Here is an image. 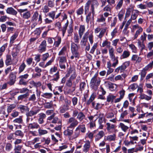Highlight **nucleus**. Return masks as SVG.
<instances>
[{
    "label": "nucleus",
    "mask_w": 153,
    "mask_h": 153,
    "mask_svg": "<svg viewBox=\"0 0 153 153\" xmlns=\"http://www.w3.org/2000/svg\"><path fill=\"white\" fill-rule=\"evenodd\" d=\"M123 2V0H119L117 3V4L115 7L116 10L120 9L122 7Z\"/></svg>",
    "instance_id": "obj_39"
},
{
    "label": "nucleus",
    "mask_w": 153,
    "mask_h": 153,
    "mask_svg": "<svg viewBox=\"0 0 153 153\" xmlns=\"http://www.w3.org/2000/svg\"><path fill=\"white\" fill-rule=\"evenodd\" d=\"M53 39L55 40V42L53 44V46L55 47H58L61 42V37L57 36L55 38H53Z\"/></svg>",
    "instance_id": "obj_15"
},
{
    "label": "nucleus",
    "mask_w": 153,
    "mask_h": 153,
    "mask_svg": "<svg viewBox=\"0 0 153 153\" xmlns=\"http://www.w3.org/2000/svg\"><path fill=\"white\" fill-rule=\"evenodd\" d=\"M65 130L63 132V134L65 136L70 137L73 134V130H70V128H68Z\"/></svg>",
    "instance_id": "obj_22"
},
{
    "label": "nucleus",
    "mask_w": 153,
    "mask_h": 153,
    "mask_svg": "<svg viewBox=\"0 0 153 153\" xmlns=\"http://www.w3.org/2000/svg\"><path fill=\"white\" fill-rule=\"evenodd\" d=\"M118 57L116 56L111 59L112 61L115 62L112 64V66L113 67H115L118 64Z\"/></svg>",
    "instance_id": "obj_47"
},
{
    "label": "nucleus",
    "mask_w": 153,
    "mask_h": 153,
    "mask_svg": "<svg viewBox=\"0 0 153 153\" xmlns=\"http://www.w3.org/2000/svg\"><path fill=\"white\" fill-rule=\"evenodd\" d=\"M67 124L69 125V126H68V128L73 129L78 125V122L74 118L71 117L68 119Z\"/></svg>",
    "instance_id": "obj_4"
},
{
    "label": "nucleus",
    "mask_w": 153,
    "mask_h": 153,
    "mask_svg": "<svg viewBox=\"0 0 153 153\" xmlns=\"http://www.w3.org/2000/svg\"><path fill=\"white\" fill-rule=\"evenodd\" d=\"M85 116L83 113L81 112L78 114L77 117V118L80 121H81L85 118Z\"/></svg>",
    "instance_id": "obj_46"
},
{
    "label": "nucleus",
    "mask_w": 153,
    "mask_h": 153,
    "mask_svg": "<svg viewBox=\"0 0 153 153\" xmlns=\"http://www.w3.org/2000/svg\"><path fill=\"white\" fill-rule=\"evenodd\" d=\"M18 11L20 13L22 17L24 19H28L31 17L30 12L28 11L27 9H19Z\"/></svg>",
    "instance_id": "obj_3"
},
{
    "label": "nucleus",
    "mask_w": 153,
    "mask_h": 153,
    "mask_svg": "<svg viewBox=\"0 0 153 153\" xmlns=\"http://www.w3.org/2000/svg\"><path fill=\"white\" fill-rule=\"evenodd\" d=\"M91 146V142L88 140H87L83 146V151L85 153L88 152Z\"/></svg>",
    "instance_id": "obj_9"
},
{
    "label": "nucleus",
    "mask_w": 153,
    "mask_h": 153,
    "mask_svg": "<svg viewBox=\"0 0 153 153\" xmlns=\"http://www.w3.org/2000/svg\"><path fill=\"white\" fill-rule=\"evenodd\" d=\"M91 1L88 0L85 4L84 12L85 14H86L89 11V7L91 4Z\"/></svg>",
    "instance_id": "obj_18"
},
{
    "label": "nucleus",
    "mask_w": 153,
    "mask_h": 153,
    "mask_svg": "<svg viewBox=\"0 0 153 153\" xmlns=\"http://www.w3.org/2000/svg\"><path fill=\"white\" fill-rule=\"evenodd\" d=\"M87 39L85 38H82L80 42V45L81 46H85L86 45Z\"/></svg>",
    "instance_id": "obj_56"
},
{
    "label": "nucleus",
    "mask_w": 153,
    "mask_h": 153,
    "mask_svg": "<svg viewBox=\"0 0 153 153\" xmlns=\"http://www.w3.org/2000/svg\"><path fill=\"white\" fill-rule=\"evenodd\" d=\"M28 99L29 101L34 102L36 99L35 94H33L31 95L30 96Z\"/></svg>",
    "instance_id": "obj_45"
},
{
    "label": "nucleus",
    "mask_w": 153,
    "mask_h": 153,
    "mask_svg": "<svg viewBox=\"0 0 153 153\" xmlns=\"http://www.w3.org/2000/svg\"><path fill=\"white\" fill-rule=\"evenodd\" d=\"M56 14L55 11H52L48 13L47 16L51 18L52 20H54Z\"/></svg>",
    "instance_id": "obj_42"
},
{
    "label": "nucleus",
    "mask_w": 153,
    "mask_h": 153,
    "mask_svg": "<svg viewBox=\"0 0 153 153\" xmlns=\"http://www.w3.org/2000/svg\"><path fill=\"white\" fill-rule=\"evenodd\" d=\"M115 96L112 95H109L107 96V101L108 102H110V101L113 102V100L114 99L116 98Z\"/></svg>",
    "instance_id": "obj_53"
},
{
    "label": "nucleus",
    "mask_w": 153,
    "mask_h": 153,
    "mask_svg": "<svg viewBox=\"0 0 153 153\" xmlns=\"http://www.w3.org/2000/svg\"><path fill=\"white\" fill-rule=\"evenodd\" d=\"M107 126V129L108 131L110 133H111L112 131V130L114 129L115 128V125L114 124L111 125V124L109 123H106Z\"/></svg>",
    "instance_id": "obj_20"
},
{
    "label": "nucleus",
    "mask_w": 153,
    "mask_h": 153,
    "mask_svg": "<svg viewBox=\"0 0 153 153\" xmlns=\"http://www.w3.org/2000/svg\"><path fill=\"white\" fill-rule=\"evenodd\" d=\"M20 108L22 112L28 111L29 110V108L27 106H22Z\"/></svg>",
    "instance_id": "obj_58"
},
{
    "label": "nucleus",
    "mask_w": 153,
    "mask_h": 153,
    "mask_svg": "<svg viewBox=\"0 0 153 153\" xmlns=\"http://www.w3.org/2000/svg\"><path fill=\"white\" fill-rule=\"evenodd\" d=\"M105 83L106 84V85L111 90L114 89V85H116L115 84H114L109 82H105Z\"/></svg>",
    "instance_id": "obj_38"
},
{
    "label": "nucleus",
    "mask_w": 153,
    "mask_h": 153,
    "mask_svg": "<svg viewBox=\"0 0 153 153\" xmlns=\"http://www.w3.org/2000/svg\"><path fill=\"white\" fill-rule=\"evenodd\" d=\"M49 57V54L48 53H47L42 55V59L43 61H45L47 60Z\"/></svg>",
    "instance_id": "obj_54"
},
{
    "label": "nucleus",
    "mask_w": 153,
    "mask_h": 153,
    "mask_svg": "<svg viewBox=\"0 0 153 153\" xmlns=\"http://www.w3.org/2000/svg\"><path fill=\"white\" fill-rule=\"evenodd\" d=\"M147 70H145L144 69H143L142 71L140 73L141 75V79H143L145 76Z\"/></svg>",
    "instance_id": "obj_62"
},
{
    "label": "nucleus",
    "mask_w": 153,
    "mask_h": 153,
    "mask_svg": "<svg viewBox=\"0 0 153 153\" xmlns=\"http://www.w3.org/2000/svg\"><path fill=\"white\" fill-rule=\"evenodd\" d=\"M97 43H94L90 51V53L92 54H93L94 52V51L97 48Z\"/></svg>",
    "instance_id": "obj_64"
},
{
    "label": "nucleus",
    "mask_w": 153,
    "mask_h": 153,
    "mask_svg": "<svg viewBox=\"0 0 153 153\" xmlns=\"http://www.w3.org/2000/svg\"><path fill=\"white\" fill-rule=\"evenodd\" d=\"M67 63V58L66 56H61L59 57V65L61 69H65L66 67L65 63Z\"/></svg>",
    "instance_id": "obj_7"
},
{
    "label": "nucleus",
    "mask_w": 153,
    "mask_h": 153,
    "mask_svg": "<svg viewBox=\"0 0 153 153\" xmlns=\"http://www.w3.org/2000/svg\"><path fill=\"white\" fill-rule=\"evenodd\" d=\"M96 96V93H93L91 95L90 99L87 102V104L88 105H89L90 104V103L93 101L94 100L95 97Z\"/></svg>",
    "instance_id": "obj_35"
},
{
    "label": "nucleus",
    "mask_w": 153,
    "mask_h": 153,
    "mask_svg": "<svg viewBox=\"0 0 153 153\" xmlns=\"http://www.w3.org/2000/svg\"><path fill=\"white\" fill-rule=\"evenodd\" d=\"M94 133L92 132H88L86 135L85 137L88 138L91 140L94 137Z\"/></svg>",
    "instance_id": "obj_50"
},
{
    "label": "nucleus",
    "mask_w": 153,
    "mask_h": 153,
    "mask_svg": "<svg viewBox=\"0 0 153 153\" xmlns=\"http://www.w3.org/2000/svg\"><path fill=\"white\" fill-rule=\"evenodd\" d=\"M14 134L16 135L19 136L21 137H23L24 136L23 132L20 130L16 131L15 132Z\"/></svg>",
    "instance_id": "obj_55"
},
{
    "label": "nucleus",
    "mask_w": 153,
    "mask_h": 153,
    "mask_svg": "<svg viewBox=\"0 0 153 153\" xmlns=\"http://www.w3.org/2000/svg\"><path fill=\"white\" fill-rule=\"evenodd\" d=\"M7 13L16 16L17 13V12L12 7H8L6 10Z\"/></svg>",
    "instance_id": "obj_11"
},
{
    "label": "nucleus",
    "mask_w": 153,
    "mask_h": 153,
    "mask_svg": "<svg viewBox=\"0 0 153 153\" xmlns=\"http://www.w3.org/2000/svg\"><path fill=\"white\" fill-rule=\"evenodd\" d=\"M117 18L116 17H114L111 19V17L108 18V21H111V27L115 26L117 22Z\"/></svg>",
    "instance_id": "obj_24"
},
{
    "label": "nucleus",
    "mask_w": 153,
    "mask_h": 153,
    "mask_svg": "<svg viewBox=\"0 0 153 153\" xmlns=\"http://www.w3.org/2000/svg\"><path fill=\"white\" fill-rule=\"evenodd\" d=\"M18 35V33L17 32H16L14 34L10 37V44H13L15 40L16 39Z\"/></svg>",
    "instance_id": "obj_23"
},
{
    "label": "nucleus",
    "mask_w": 153,
    "mask_h": 153,
    "mask_svg": "<svg viewBox=\"0 0 153 153\" xmlns=\"http://www.w3.org/2000/svg\"><path fill=\"white\" fill-rule=\"evenodd\" d=\"M39 116L38 119V122L39 124H42L44 122V119L46 117V115L44 113H41L39 114Z\"/></svg>",
    "instance_id": "obj_16"
},
{
    "label": "nucleus",
    "mask_w": 153,
    "mask_h": 153,
    "mask_svg": "<svg viewBox=\"0 0 153 153\" xmlns=\"http://www.w3.org/2000/svg\"><path fill=\"white\" fill-rule=\"evenodd\" d=\"M22 147V145H18L15 146L14 149L15 153H18L21 152L20 151H21Z\"/></svg>",
    "instance_id": "obj_34"
},
{
    "label": "nucleus",
    "mask_w": 153,
    "mask_h": 153,
    "mask_svg": "<svg viewBox=\"0 0 153 153\" xmlns=\"http://www.w3.org/2000/svg\"><path fill=\"white\" fill-rule=\"evenodd\" d=\"M94 15L92 14L91 12H90L87 14L86 17V21L88 23L90 21H93L94 19Z\"/></svg>",
    "instance_id": "obj_12"
},
{
    "label": "nucleus",
    "mask_w": 153,
    "mask_h": 153,
    "mask_svg": "<svg viewBox=\"0 0 153 153\" xmlns=\"http://www.w3.org/2000/svg\"><path fill=\"white\" fill-rule=\"evenodd\" d=\"M18 61L17 59H12L11 56L10 55L7 54L6 56V58L5 60V64L7 66L13 65H16Z\"/></svg>",
    "instance_id": "obj_5"
},
{
    "label": "nucleus",
    "mask_w": 153,
    "mask_h": 153,
    "mask_svg": "<svg viewBox=\"0 0 153 153\" xmlns=\"http://www.w3.org/2000/svg\"><path fill=\"white\" fill-rule=\"evenodd\" d=\"M85 30V27L84 25H81L79 30V34L80 38L82 37V36Z\"/></svg>",
    "instance_id": "obj_19"
},
{
    "label": "nucleus",
    "mask_w": 153,
    "mask_h": 153,
    "mask_svg": "<svg viewBox=\"0 0 153 153\" xmlns=\"http://www.w3.org/2000/svg\"><path fill=\"white\" fill-rule=\"evenodd\" d=\"M57 67L54 66L51 68L50 70V73L53 74L54 73L56 72L57 71Z\"/></svg>",
    "instance_id": "obj_61"
},
{
    "label": "nucleus",
    "mask_w": 153,
    "mask_h": 153,
    "mask_svg": "<svg viewBox=\"0 0 153 153\" xmlns=\"http://www.w3.org/2000/svg\"><path fill=\"white\" fill-rule=\"evenodd\" d=\"M52 95L53 94L52 93H46L42 95V96L47 98L49 99L52 97Z\"/></svg>",
    "instance_id": "obj_49"
},
{
    "label": "nucleus",
    "mask_w": 153,
    "mask_h": 153,
    "mask_svg": "<svg viewBox=\"0 0 153 153\" xmlns=\"http://www.w3.org/2000/svg\"><path fill=\"white\" fill-rule=\"evenodd\" d=\"M42 10L44 13H46L49 12L50 9L48 6L46 5L44 6L42 9Z\"/></svg>",
    "instance_id": "obj_60"
},
{
    "label": "nucleus",
    "mask_w": 153,
    "mask_h": 153,
    "mask_svg": "<svg viewBox=\"0 0 153 153\" xmlns=\"http://www.w3.org/2000/svg\"><path fill=\"white\" fill-rule=\"evenodd\" d=\"M105 19L103 15H100L97 18V22H103L105 21Z\"/></svg>",
    "instance_id": "obj_48"
},
{
    "label": "nucleus",
    "mask_w": 153,
    "mask_h": 153,
    "mask_svg": "<svg viewBox=\"0 0 153 153\" xmlns=\"http://www.w3.org/2000/svg\"><path fill=\"white\" fill-rule=\"evenodd\" d=\"M67 48L65 46H64L59 52L58 53L59 56H62L65 55V52L66 51Z\"/></svg>",
    "instance_id": "obj_40"
},
{
    "label": "nucleus",
    "mask_w": 153,
    "mask_h": 153,
    "mask_svg": "<svg viewBox=\"0 0 153 153\" xmlns=\"http://www.w3.org/2000/svg\"><path fill=\"white\" fill-rule=\"evenodd\" d=\"M105 135L104 132L102 130L99 131L95 136V140L98 141L101 139Z\"/></svg>",
    "instance_id": "obj_10"
},
{
    "label": "nucleus",
    "mask_w": 153,
    "mask_h": 153,
    "mask_svg": "<svg viewBox=\"0 0 153 153\" xmlns=\"http://www.w3.org/2000/svg\"><path fill=\"white\" fill-rule=\"evenodd\" d=\"M128 114V111L127 110H125L124 112L121 113L120 115V119L121 120H123L124 117Z\"/></svg>",
    "instance_id": "obj_63"
},
{
    "label": "nucleus",
    "mask_w": 153,
    "mask_h": 153,
    "mask_svg": "<svg viewBox=\"0 0 153 153\" xmlns=\"http://www.w3.org/2000/svg\"><path fill=\"white\" fill-rule=\"evenodd\" d=\"M130 62L129 61H126L123 63L121 66V72H123L129 65Z\"/></svg>",
    "instance_id": "obj_26"
},
{
    "label": "nucleus",
    "mask_w": 153,
    "mask_h": 153,
    "mask_svg": "<svg viewBox=\"0 0 153 153\" xmlns=\"http://www.w3.org/2000/svg\"><path fill=\"white\" fill-rule=\"evenodd\" d=\"M16 74L11 72L9 75V81L7 82V83L10 85H13L16 81Z\"/></svg>",
    "instance_id": "obj_6"
},
{
    "label": "nucleus",
    "mask_w": 153,
    "mask_h": 153,
    "mask_svg": "<svg viewBox=\"0 0 153 153\" xmlns=\"http://www.w3.org/2000/svg\"><path fill=\"white\" fill-rule=\"evenodd\" d=\"M125 13V11L124 10H121L118 13V19L120 21H121L123 19Z\"/></svg>",
    "instance_id": "obj_28"
},
{
    "label": "nucleus",
    "mask_w": 153,
    "mask_h": 153,
    "mask_svg": "<svg viewBox=\"0 0 153 153\" xmlns=\"http://www.w3.org/2000/svg\"><path fill=\"white\" fill-rule=\"evenodd\" d=\"M29 96L28 92H27L25 94L19 95L18 97V100H22L25 98H27Z\"/></svg>",
    "instance_id": "obj_37"
},
{
    "label": "nucleus",
    "mask_w": 153,
    "mask_h": 153,
    "mask_svg": "<svg viewBox=\"0 0 153 153\" xmlns=\"http://www.w3.org/2000/svg\"><path fill=\"white\" fill-rule=\"evenodd\" d=\"M110 42L105 40L103 42L101 46L102 47H104L105 46L107 47H110Z\"/></svg>",
    "instance_id": "obj_44"
},
{
    "label": "nucleus",
    "mask_w": 153,
    "mask_h": 153,
    "mask_svg": "<svg viewBox=\"0 0 153 153\" xmlns=\"http://www.w3.org/2000/svg\"><path fill=\"white\" fill-rule=\"evenodd\" d=\"M116 138V135L115 134H114L112 135H110L107 136L106 138V140L109 141H114Z\"/></svg>",
    "instance_id": "obj_25"
},
{
    "label": "nucleus",
    "mask_w": 153,
    "mask_h": 153,
    "mask_svg": "<svg viewBox=\"0 0 153 153\" xmlns=\"http://www.w3.org/2000/svg\"><path fill=\"white\" fill-rule=\"evenodd\" d=\"M80 131L77 128H76L74 131V134L72 137V139H74L77 137L80 134Z\"/></svg>",
    "instance_id": "obj_29"
},
{
    "label": "nucleus",
    "mask_w": 153,
    "mask_h": 153,
    "mask_svg": "<svg viewBox=\"0 0 153 153\" xmlns=\"http://www.w3.org/2000/svg\"><path fill=\"white\" fill-rule=\"evenodd\" d=\"M53 78L52 79L53 81H57L59 78V71H57L56 74L53 76Z\"/></svg>",
    "instance_id": "obj_33"
},
{
    "label": "nucleus",
    "mask_w": 153,
    "mask_h": 153,
    "mask_svg": "<svg viewBox=\"0 0 153 153\" xmlns=\"http://www.w3.org/2000/svg\"><path fill=\"white\" fill-rule=\"evenodd\" d=\"M143 29L140 30H137L134 35V39H136L138 36L140 34V33L143 31Z\"/></svg>",
    "instance_id": "obj_57"
},
{
    "label": "nucleus",
    "mask_w": 153,
    "mask_h": 153,
    "mask_svg": "<svg viewBox=\"0 0 153 153\" xmlns=\"http://www.w3.org/2000/svg\"><path fill=\"white\" fill-rule=\"evenodd\" d=\"M130 55V52L128 50H125L123 51L122 54L120 56V59L127 58L129 57Z\"/></svg>",
    "instance_id": "obj_13"
},
{
    "label": "nucleus",
    "mask_w": 153,
    "mask_h": 153,
    "mask_svg": "<svg viewBox=\"0 0 153 153\" xmlns=\"http://www.w3.org/2000/svg\"><path fill=\"white\" fill-rule=\"evenodd\" d=\"M77 128L82 133H85L86 131V128L84 125H79L77 127Z\"/></svg>",
    "instance_id": "obj_32"
},
{
    "label": "nucleus",
    "mask_w": 153,
    "mask_h": 153,
    "mask_svg": "<svg viewBox=\"0 0 153 153\" xmlns=\"http://www.w3.org/2000/svg\"><path fill=\"white\" fill-rule=\"evenodd\" d=\"M119 127L124 132H126L129 128L128 126L121 123H120Z\"/></svg>",
    "instance_id": "obj_27"
},
{
    "label": "nucleus",
    "mask_w": 153,
    "mask_h": 153,
    "mask_svg": "<svg viewBox=\"0 0 153 153\" xmlns=\"http://www.w3.org/2000/svg\"><path fill=\"white\" fill-rule=\"evenodd\" d=\"M39 16V13L37 11H36L35 12L32 17H31V22H36V21L37 18Z\"/></svg>",
    "instance_id": "obj_30"
},
{
    "label": "nucleus",
    "mask_w": 153,
    "mask_h": 153,
    "mask_svg": "<svg viewBox=\"0 0 153 153\" xmlns=\"http://www.w3.org/2000/svg\"><path fill=\"white\" fill-rule=\"evenodd\" d=\"M38 132L39 136L46 134L48 132L47 130L42 129L40 127L38 130Z\"/></svg>",
    "instance_id": "obj_36"
},
{
    "label": "nucleus",
    "mask_w": 153,
    "mask_h": 153,
    "mask_svg": "<svg viewBox=\"0 0 153 153\" xmlns=\"http://www.w3.org/2000/svg\"><path fill=\"white\" fill-rule=\"evenodd\" d=\"M140 12L137 10H133L132 11L131 19L133 20H135L139 15Z\"/></svg>",
    "instance_id": "obj_14"
},
{
    "label": "nucleus",
    "mask_w": 153,
    "mask_h": 153,
    "mask_svg": "<svg viewBox=\"0 0 153 153\" xmlns=\"http://www.w3.org/2000/svg\"><path fill=\"white\" fill-rule=\"evenodd\" d=\"M84 12V10L83 6H82L79 8L76 11V13L78 16L82 15Z\"/></svg>",
    "instance_id": "obj_31"
},
{
    "label": "nucleus",
    "mask_w": 153,
    "mask_h": 153,
    "mask_svg": "<svg viewBox=\"0 0 153 153\" xmlns=\"http://www.w3.org/2000/svg\"><path fill=\"white\" fill-rule=\"evenodd\" d=\"M79 48V45H77L74 42L71 43V50L72 54V55L71 56V59H73L74 57H79V53L78 50Z\"/></svg>",
    "instance_id": "obj_2"
},
{
    "label": "nucleus",
    "mask_w": 153,
    "mask_h": 153,
    "mask_svg": "<svg viewBox=\"0 0 153 153\" xmlns=\"http://www.w3.org/2000/svg\"><path fill=\"white\" fill-rule=\"evenodd\" d=\"M138 87V85L137 83H133L131 85L128 87V89L132 91L134 90Z\"/></svg>",
    "instance_id": "obj_43"
},
{
    "label": "nucleus",
    "mask_w": 153,
    "mask_h": 153,
    "mask_svg": "<svg viewBox=\"0 0 153 153\" xmlns=\"http://www.w3.org/2000/svg\"><path fill=\"white\" fill-rule=\"evenodd\" d=\"M101 80L98 77V72L96 73L91 79L90 85L91 88L94 90H97L100 85Z\"/></svg>",
    "instance_id": "obj_1"
},
{
    "label": "nucleus",
    "mask_w": 153,
    "mask_h": 153,
    "mask_svg": "<svg viewBox=\"0 0 153 153\" xmlns=\"http://www.w3.org/2000/svg\"><path fill=\"white\" fill-rule=\"evenodd\" d=\"M40 127L39 125L37 123H33L28 124V128L29 129H37Z\"/></svg>",
    "instance_id": "obj_17"
},
{
    "label": "nucleus",
    "mask_w": 153,
    "mask_h": 153,
    "mask_svg": "<svg viewBox=\"0 0 153 153\" xmlns=\"http://www.w3.org/2000/svg\"><path fill=\"white\" fill-rule=\"evenodd\" d=\"M47 45L46 42L45 40H43L40 45L38 49V52L40 53L45 51L46 50V47Z\"/></svg>",
    "instance_id": "obj_8"
},
{
    "label": "nucleus",
    "mask_w": 153,
    "mask_h": 153,
    "mask_svg": "<svg viewBox=\"0 0 153 153\" xmlns=\"http://www.w3.org/2000/svg\"><path fill=\"white\" fill-rule=\"evenodd\" d=\"M26 66V65H25V63L24 62H23L21 64V65H20V66L19 68V73H20L21 72H22L24 70Z\"/></svg>",
    "instance_id": "obj_41"
},
{
    "label": "nucleus",
    "mask_w": 153,
    "mask_h": 153,
    "mask_svg": "<svg viewBox=\"0 0 153 153\" xmlns=\"http://www.w3.org/2000/svg\"><path fill=\"white\" fill-rule=\"evenodd\" d=\"M98 4L97 1H94L92 3L91 2V9L92 14H94L95 13L94 8L95 7H97L98 5Z\"/></svg>",
    "instance_id": "obj_21"
},
{
    "label": "nucleus",
    "mask_w": 153,
    "mask_h": 153,
    "mask_svg": "<svg viewBox=\"0 0 153 153\" xmlns=\"http://www.w3.org/2000/svg\"><path fill=\"white\" fill-rule=\"evenodd\" d=\"M74 43H78L79 42V38L78 35L76 33L74 34Z\"/></svg>",
    "instance_id": "obj_59"
},
{
    "label": "nucleus",
    "mask_w": 153,
    "mask_h": 153,
    "mask_svg": "<svg viewBox=\"0 0 153 153\" xmlns=\"http://www.w3.org/2000/svg\"><path fill=\"white\" fill-rule=\"evenodd\" d=\"M106 29L105 28L102 29L100 31L99 34L97 36L100 39H101L104 35Z\"/></svg>",
    "instance_id": "obj_51"
},
{
    "label": "nucleus",
    "mask_w": 153,
    "mask_h": 153,
    "mask_svg": "<svg viewBox=\"0 0 153 153\" xmlns=\"http://www.w3.org/2000/svg\"><path fill=\"white\" fill-rule=\"evenodd\" d=\"M14 123H22L23 122L22 117L20 116L19 117L13 121Z\"/></svg>",
    "instance_id": "obj_52"
}]
</instances>
